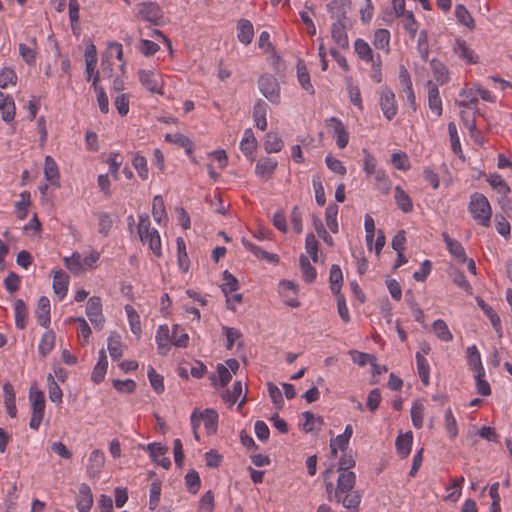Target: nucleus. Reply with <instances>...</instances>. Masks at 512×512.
<instances>
[{"label": "nucleus", "mask_w": 512, "mask_h": 512, "mask_svg": "<svg viewBox=\"0 0 512 512\" xmlns=\"http://www.w3.org/2000/svg\"><path fill=\"white\" fill-rule=\"evenodd\" d=\"M355 483L356 475L354 472H339L336 488L333 489L332 483L326 485L329 499L341 503L350 512H358L362 495L359 491L354 490Z\"/></svg>", "instance_id": "obj_1"}, {"label": "nucleus", "mask_w": 512, "mask_h": 512, "mask_svg": "<svg viewBox=\"0 0 512 512\" xmlns=\"http://www.w3.org/2000/svg\"><path fill=\"white\" fill-rule=\"evenodd\" d=\"M480 98V88L465 87L458 95L456 100L460 108V116L464 126L470 131L475 139L478 135L477 118L479 116L478 102Z\"/></svg>", "instance_id": "obj_2"}, {"label": "nucleus", "mask_w": 512, "mask_h": 512, "mask_svg": "<svg viewBox=\"0 0 512 512\" xmlns=\"http://www.w3.org/2000/svg\"><path fill=\"white\" fill-rule=\"evenodd\" d=\"M137 233L143 245H148L155 257L163 256L161 237L156 228L151 227L148 214L138 215Z\"/></svg>", "instance_id": "obj_3"}, {"label": "nucleus", "mask_w": 512, "mask_h": 512, "mask_svg": "<svg viewBox=\"0 0 512 512\" xmlns=\"http://www.w3.org/2000/svg\"><path fill=\"white\" fill-rule=\"evenodd\" d=\"M354 51L362 61L371 65L369 76L372 81L375 83H381L383 80L381 56L379 54H375L369 43L361 38L355 40Z\"/></svg>", "instance_id": "obj_4"}, {"label": "nucleus", "mask_w": 512, "mask_h": 512, "mask_svg": "<svg viewBox=\"0 0 512 512\" xmlns=\"http://www.w3.org/2000/svg\"><path fill=\"white\" fill-rule=\"evenodd\" d=\"M28 399L31 408L29 427L32 430L37 431L45 414V396L36 385H32L29 389Z\"/></svg>", "instance_id": "obj_5"}, {"label": "nucleus", "mask_w": 512, "mask_h": 512, "mask_svg": "<svg viewBox=\"0 0 512 512\" xmlns=\"http://www.w3.org/2000/svg\"><path fill=\"white\" fill-rule=\"evenodd\" d=\"M138 79L143 87L149 92L164 95L163 74L155 69H139Z\"/></svg>", "instance_id": "obj_6"}, {"label": "nucleus", "mask_w": 512, "mask_h": 512, "mask_svg": "<svg viewBox=\"0 0 512 512\" xmlns=\"http://www.w3.org/2000/svg\"><path fill=\"white\" fill-rule=\"evenodd\" d=\"M137 18L160 25L163 22V12L158 4L154 2H143L136 5Z\"/></svg>", "instance_id": "obj_7"}, {"label": "nucleus", "mask_w": 512, "mask_h": 512, "mask_svg": "<svg viewBox=\"0 0 512 512\" xmlns=\"http://www.w3.org/2000/svg\"><path fill=\"white\" fill-rule=\"evenodd\" d=\"M379 105L387 120H392L396 116L398 112L397 101L394 92L390 88L383 87L379 91Z\"/></svg>", "instance_id": "obj_8"}, {"label": "nucleus", "mask_w": 512, "mask_h": 512, "mask_svg": "<svg viewBox=\"0 0 512 512\" xmlns=\"http://www.w3.org/2000/svg\"><path fill=\"white\" fill-rule=\"evenodd\" d=\"M86 315L95 329L101 330L105 323L102 301L98 296L90 297L86 305Z\"/></svg>", "instance_id": "obj_9"}, {"label": "nucleus", "mask_w": 512, "mask_h": 512, "mask_svg": "<svg viewBox=\"0 0 512 512\" xmlns=\"http://www.w3.org/2000/svg\"><path fill=\"white\" fill-rule=\"evenodd\" d=\"M260 92L272 103L280 102V87L275 77L263 75L258 81Z\"/></svg>", "instance_id": "obj_10"}, {"label": "nucleus", "mask_w": 512, "mask_h": 512, "mask_svg": "<svg viewBox=\"0 0 512 512\" xmlns=\"http://www.w3.org/2000/svg\"><path fill=\"white\" fill-rule=\"evenodd\" d=\"M278 292L284 303L290 307H298L300 305L297 300L298 285L290 280H282L278 284Z\"/></svg>", "instance_id": "obj_11"}, {"label": "nucleus", "mask_w": 512, "mask_h": 512, "mask_svg": "<svg viewBox=\"0 0 512 512\" xmlns=\"http://www.w3.org/2000/svg\"><path fill=\"white\" fill-rule=\"evenodd\" d=\"M155 342L160 355L166 356L170 352L173 346V340L171 338V331L167 324L160 325L157 328Z\"/></svg>", "instance_id": "obj_12"}, {"label": "nucleus", "mask_w": 512, "mask_h": 512, "mask_svg": "<svg viewBox=\"0 0 512 512\" xmlns=\"http://www.w3.org/2000/svg\"><path fill=\"white\" fill-rule=\"evenodd\" d=\"M105 454L100 449H94L88 458L87 474L91 478H98L105 465Z\"/></svg>", "instance_id": "obj_13"}, {"label": "nucleus", "mask_w": 512, "mask_h": 512, "mask_svg": "<svg viewBox=\"0 0 512 512\" xmlns=\"http://www.w3.org/2000/svg\"><path fill=\"white\" fill-rule=\"evenodd\" d=\"M93 502V495L89 485L86 483L80 484L76 495L77 510L79 512H90Z\"/></svg>", "instance_id": "obj_14"}, {"label": "nucleus", "mask_w": 512, "mask_h": 512, "mask_svg": "<svg viewBox=\"0 0 512 512\" xmlns=\"http://www.w3.org/2000/svg\"><path fill=\"white\" fill-rule=\"evenodd\" d=\"M70 283L69 275L63 270H54L53 271V291L57 295L58 299L61 301L65 298L68 292V286Z\"/></svg>", "instance_id": "obj_15"}, {"label": "nucleus", "mask_w": 512, "mask_h": 512, "mask_svg": "<svg viewBox=\"0 0 512 512\" xmlns=\"http://www.w3.org/2000/svg\"><path fill=\"white\" fill-rule=\"evenodd\" d=\"M257 146L258 142L252 129H245L240 142V150L249 161H254Z\"/></svg>", "instance_id": "obj_16"}, {"label": "nucleus", "mask_w": 512, "mask_h": 512, "mask_svg": "<svg viewBox=\"0 0 512 512\" xmlns=\"http://www.w3.org/2000/svg\"><path fill=\"white\" fill-rule=\"evenodd\" d=\"M278 162L270 157L260 158L255 166V174L262 180H269L277 168Z\"/></svg>", "instance_id": "obj_17"}, {"label": "nucleus", "mask_w": 512, "mask_h": 512, "mask_svg": "<svg viewBox=\"0 0 512 512\" xmlns=\"http://www.w3.org/2000/svg\"><path fill=\"white\" fill-rule=\"evenodd\" d=\"M328 122L329 125L333 128V135L336 138V144L338 148L344 149L349 142V133L345 125L340 119L336 117H331Z\"/></svg>", "instance_id": "obj_18"}, {"label": "nucleus", "mask_w": 512, "mask_h": 512, "mask_svg": "<svg viewBox=\"0 0 512 512\" xmlns=\"http://www.w3.org/2000/svg\"><path fill=\"white\" fill-rule=\"evenodd\" d=\"M454 53L467 64L478 62L477 53L464 41L457 39L453 46Z\"/></svg>", "instance_id": "obj_19"}, {"label": "nucleus", "mask_w": 512, "mask_h": 512, "mask_svg": "<svg viewBox=\"0 0 512 512\" xmlns=\"http://www.w3.org/2000/svg\"><path fill=\"white\" fill-rule=\"evenodd\" d=\"M44 176L45 179L55 187L60 186V173L59 167L56 161L50 156L47 155L44 160Z\"/></svg>", "instance_id": "obj_20"}, {"label": "nucleus", "mask_w": 512, "mask_h": 512, "mask_svg": "<svg viewBox=\"0 0 512 512\" xmlns=\"http://www.w3.org/2000/svg\"><path fill=\"white\" fill-rule=\"evenodd\" d=\"M428 85V106L435 116L440 117L442 115V100L440 97L439 89L437 85H434L431 81Z\"/></svg>", "instance_id": "obj_21"}, {"label": "nucleus", "mask_w": 512, "mask_h": 512, "mask_svg": "<svg viewBox=\"0 0 512 512\" xmlns=\"http://www.w3.org/2000/svg\"><path fill=\"white\" fill-rule=\"evenodd\" d=\"M430 67L433 77L436 81L435 85H444L450 80V73L447 66L438 59H432L430 61Z\"/></svg>", "instance_id": "obj_22"}, {"label": "nucleus", "mask_w": 512, "mask_h": 512, "mask_svg": "<svg viewBox=\"0 0 512 512\" xmlns=\"http://www.w3.org/2000/svg\"><path fill=\"white\" fill-rule=\"evenodd\" d=\"M107 368H108V359H107L106 351L104 349H101L99 351L98 361L95 364L93 371L91 373L92 381L96 384L101 383L105 378V375L107 373Z\"/></svg>", "instance_id": "obj_23"}, {"label": "nucleus", "mask_w": 512, "mask_h": 512, "mask_svg": "<svg viewBox=\"0 0 512 512\" xmlns=\"http://www.w3.org/2000/svg\"><path fill=\"white\" fill-rule=\"evenodd\" d=\"M390 41H391V34L389 30L384 28H379L375 30L372 44L377 50L383 51L385 54L390 53Z\"/></svg>", "instance_id": "obj_24"}, {"label": "nucleus", "mask_w": 512, "mask_h": 512, "mask_svg": "<svg viewBox=\"0 0 512 512\" xmlns=\"http://www.w3.org/2000/svg\"><path fill=\"white\" fill-rule=\"evenodd\" d=\"M442 238L451 256L460 262H465L467 260L465 250L460 242L450 238L447 232L442 233Z\"/></svg>", "instance_id": "obj_25"}, {"label": "nucleus", "mask_w": 512, "mask_h": 512, "mask_svg": "<svg viewBox=\"0 0 512 512\" xmlns=\"http://www.w3.org/2000/svg\"><path fill=\"white\" fill-rule=\"evenodd\" d=\"M254 37V27L251 21L240 19L237 23V38L244 44L249 45Z\"/></svg>", "instance_id": "obj_26"}, {"label": "nucleus", "mask_w": 512, "mask_h": 512, "mask_svg": "<svg viewBox=\"0 0 512 512\" xmlns=\"http://www.w3.org/2000/svg\"><path fill=\"white\" fill-rule=\"evenodd\" d=\"M413 434L411 431L398 435L395 441L396 451L400 458H406L412 448Z\"/></svg>", "instance_id": "obj_27"}, {"label": "nucleus", "mask_w": 512, "mask_h": 512, "mask_svg": "<svg viewBox=\"0 0 512 512\" xmlns=\"http://www.w3.org/2000/svg\"><path fill=\"white\" fill-rule=\"evenodd\" d=\"M36 318L39 325L48 327L50 324V300L42 296L39 298L36 309Z\"/></svg>", "instance_id": "obj_28"}, {"label": "nucleus", "mask_w": 512, "mask_h": 512, "mask_svg": "<svg viewBox=\"0 0 512 512\" xmlns=\"http://www.w3.org/2000/svg\"><path fill=\"white\" fill-rule=\"evenodd\" d=\"M0 110L2 111V119L9 123L15 117V103L11 96L0 91Z\"/></svg>", "instance_id": "obj_29"}, {"label": "nucleus", "mask_w": 512, "mask_h": 512, "mask_svg": "<svg viewBox=\"0 0 512 512\" xmlns=\"http://www.w3.org/2000/svg\"><path fill=\"white\" fill-rule=\"evenodd\" d=\"M331 35L334 42L340 48H347L349 45L348 35L346 32L345 25L340 21H336L331 26Z\"/></svg>", "instance_id": "obj_30"}, {"label": "nucleus", "mask_w": 512, "mask_h": 512, "mask_svg": "<svg viewBox=\"0 0 512 512\" xmlns=\"http://www.w3.org/2000/svg\"><path fill=\"white\" fill-rule=\"evenodd\" d=\"M297 78L302 89L308 94L314 95L315 89L311 83L309 72L305 63L301 60L297 63Z\"/></svg>", "instance_id": "obj_31"}, {"label": "nucleus", "mask_w": 512, "mask_h": 512, "mask_svg": "<svg viewBox=\"0 0 512 512\" xmlns=\"http://www.w3.org/2000/svg\"><path fill=\"white\" fill-rule=\"evenodd\" d=\"M107 349L114 361H118L123 356L124 345L121 342V337L118 334L112 333L109 335L107 339Z\"/></svg>", "instance_id": "obj_32"}, {"label": "nucleus", "mask_w": 512, "mask_h": 512, "mask_svg": "<svg viewBox=\"0 0 512 512\" xmlns=\"http://www.w3.org/2000/svg\"><path fill=\"white\" fill-rule=\"evenodd\" d=\"M99 79L100 76L98 73H96L92 85L96 93L97 103L100 111L104 114H107L109 112V99L104 88L98 85Z\"/></svg>", "instance_id": "obj_33"}, {"label": "nucleus", "mask_w": 512, "mask_h": 512, "mask_svg": "<svg viewBox=\"0 0 512 512\" xmlns=\"http://www.w3.org/2000/svg\"><path fill=\"white\" fill-rule=\"evenodd\" d=\"M152 215L154 220L159 224H166L167 222V213L165 209V204L162 196L157 195L153 198L152 203Z\"/></svg>", "instance_id": "obj_34"}, {"label": "nucleus", "mask_w": 512, "mask_h": 512, "mask_svg": "<svg viewBox=\"0 0 512 512\" xmlns=\"http://www.w3.org/2000/svg\"><path fill=\"white\" fill-rule=\"evenodd\" d=\"M425 405L423 400H415L411 406V420L412 424L416 429H421L423 427L424 415H425Z\"/></svg>", "instance_id": "obj_35"}, {"label": "nucleus", "mask_w": 512, "mask_h": 512, "mask_svg": "<svg viewBox=\"0 0 512 512\" xmlns=\"http://www.w3.org/2000/svg\"><path fill=\"white\" fill-rule=\"evenodd\" d=\"M394 199L397 206L404 213H409L413 210V202L411 197L400 186H396L394 189Z\"/></svg>", "instance_id": "obj_36"}, {"label": "nucleus", "mask_w": 512, "mask_h": 512, "mask_svg": "<svg viewBox=\"0 0 512 512\" xmlns=\"http://www.w3.org/2000/svg\"><path fill=\"white\" fill-rule=\"evenodd\" d=\"M15 324L16 327L23 330L26 328L28 319V310L22 299H17L14 303Z\"/></svg>", "instance_id": "obj_37"}, {"label": "nucleus", "mask_w": 512, "mask_h": 512, "mask_svg": "<svg viewBox=\"0 0 512 512\" xmlns=\"http://www.w3.org/2000/svg\"><path fill=\"white\" fill-rule=\"evenodd\" d=\"M63 262L65 267L74 275H79L85 270L82 256L79 252H74L71 256L64 257Z\"/></svg>", "instance_id": "obj_38"}, {"label": "nucleus", "mask_w": 512, "mask_h": 512, "mask_svg": "<svg viewBox=\"0 0 512 512\" xmlns=\"http://www.w3.org/2000/svg\"><path fill=\"white\" fill-rule=\"evenodd\" d=\"M54 346L55 333L52 330L45 331L38 344L39 354L45 358L54 349Z\"/></svg>", "instance_id": "obj_39"}, {"label": "nucleus", "mask_w": 512, "mask_h": 512, "mask_svg": "<svg viewBox=\"0 0 512 512\" xmlns=\"http://www.w3.org/2000/svg\"><path fill=\"white\" fill-rule=\"evenodd\" d=\"M242 244L245 247V249L253 253L259 259L266 260L268 262L278 261V256L276 254H271L268 253L267 251H264L263 249H261L260 247L253 244L252 242L245 238L242 239Z\"/></svg>", "instance_id": "obj_40"}, {"label": "nucleus", "mask_w": 512, "mask_h": 512, "mask_svg": "<svg viewBox=\"0 0 512 512\" xmlns=\"http://www.w3.org/2000/svg\"><path fill=\"white\" fill-rule=\"evenodd\" d=\"M267 104L263 101H258L253 109V117L255 125L260 130L264 131L267 128Z\"/></svg>", "instance_id": "obj_41"}, {"label": "nucleus", "mask_w": 512, "mask_h": 512, "mask_svg": "<svg viewBox=\"0 0 512 512\" xmlns=\"http://www.w3.org/2000/svg\"><path fill=\"white\" fill-rule=\"evenodd\" d=\"M177 244V262L182 272H187L190 267V260L186 250V244L182 237H178Z\"/></svg>", "instance_id": "obj_42"}, {"label": "nucleus", "mask_w": 512, "mask_h": 512, "mask_svg": "<svg viewBox=\"0 0 512 512\" xmlns=\"http://www.w3.org/2000/svg\"><path fill=\"white\" fill-rule=\"evenodd\" d=\"M124 309L127 315L131 332L136 336H140L142 333V328L139 314L131 305H126Z\"/></svg>", "instance_id": "obj_43"}, {"label": "nucleus", "mask_w": 512, "mask_h": 512, "mask_svg": "<svg viewBox=\"0 0 512 512\" xmlns=\"http://www.w3.org/2000/svg\"><path fill=\"white\" fill-rule=\"evenodd\" d=\"M264 149L267 153H277L283 148V141L275 132H269L265 136Z\"/></svg>", "instance_id": "obj_44"}, {"label": "nucleus", "mask_w": 512, "mask_h": 512, "mask_svg": "<svg viewBox=\"0 0 512 512\" xmlns=\"http://www.w3.org/2000/svg\"><path fill=\"white\" fill-rule=\"evenodd\" d=\"M299 261L304 281L307 283H312L317 277L316 269L309 262V259L306 254H301Z\"/></svg>", "instance_id": "obj_45"}, {"label": "nucleus", "mask_w": 512, "mask_h": 512, "mask_svg": "<svg viewBox=\"0 0 512 512\" xmlns=\"http://www.w3.org/2000/svg\"><path fill=\"white\" fill-rule=\"evenodd\" d=\"M171 338L173 346L177 348H186L189 344V335L178 324L174 325L171 330Z\"/></svg>", "instance_id": "obj_46"}, {"label": "nucleus", "mask_w": 512, "mask_h": 512, "mask_svg": "<svg viewBox=\"0 0 512 512\" xmlns=\"http://www.w3.org/2000/svg\"><path fill=\"white\" fill-rule=\"evenodd\" d=\"M402 18V25L404 30L409 34L410 38L415 39L417 32L419 30V22L415 19L413 13L411 11L405 13L400 16Z\"/></svg>", "instance_id": "obj_47"}, {"label": "nucleus", "mask_w": 512, "mask_h": 512, "mask_svg": "<svg viewBox=\"0 0 512 512\" xmlns=\"http://www.w3.org/2000/svg\"><path fill=\"white\" fill-rule=\"evenodd\" d=\"M31 204V194L29 191L20 193V199L15 203V210L17 217L21 220L25 219L28 215V207Z\"/></svg>", "instance_id": "obj_48"}, {"label": "nucleus", "mask_w": 512, "mask_h": 512, "mask_svg": "<svg viewBox=\"0 0 512 512\" xmlns=\"http://www.w3.org/2000/svg\"><path fill=\"white\" fill-rule=\"evenodd\" d=\"M202 422L208 434L215 433L217 430L218 414L215 410L206 409L201 413Z\"/></svg>", "instance_id": "obj_49"}, {"label": "nucleus", "mask_w": 512, "mask_h": 512, "mask_svg": "<svg viewBox=\"0 0 512 512\" xmlns=\"http://www.w3.org/2000/svg\"><path fill=\"white\" fill-rule=\"evenodd\" d=\"M416 364L420 379L425 385L429 384L430 366L426 357L420 352L416 353Z\"/></svg>", "instance_id": "obj_50"}, {"label": "nucleus", "mask_w": 512, "mask_h": 512, "mask_svg": "<svg viewBox=\"0 0 512 512\" xmlns=\"http://www.w3.org/2000/svg\"><path fill=\"white\" fill-rule=\"evenodd\" d=\"M106 162L109 164V174L114 180H118L119 169L123 164V156L119 152H110Z\"/></svg>", "instance_id": "obj_51"}, {"label": "nucleus", "mask_w": 512, "mask_h": 512, "mask_svg": "<svg viewBox=\"0 0 512 512\" xmlns=\"http://www.w3.org/2000/svg\"><path fill=\"white\" fill-rule=\"evenodd\" d=\"M455 17L457 21L467 28H474L475 22L470 14V12L466 9V7L462 4H458L455 7Z\"/></svg>", "instance_id": "obj_52"}, {"label": "nucleus", "mask_w": 512, "mask_h": 512, "mask_svg": "<svg viewBox=\"0 0 512 512\" xmlns=\"http://www.w3.org/2000/svg\"><path fill=\"white\" fill-rule=\"evenodd\" d=\"M435 335L442 341H452L453 335L450 332L446 322L442 319H437L432 324Z\"/></svg>", "instance_id": "obj_53"}, {"label": "nucleus", "mask_w": 512, "mask_h": 512, "mask_svg": "<svg viewBox=\"0 0 512 512\" xmlns=\"http://www.w3.org/2000/svg\"><path fill=\"white\" fill-rule=\"evenodd\" d=\"M339 208L336 204H330L326 208L325 211V220L327 227L332 233L338 232V222H337V215H338Z\"/></svg>", "instance_id": "obj_54"}, {"label": "nucleus", "mask_w": 512, "mask_h": 512, "mask_svg": "<svg viewBox=\"0 0 512 512\" xmlns=\"http://www.w3.org/2000/svg\"><path fill=\"white\" fill-rule=\"evenodd\" d=\"M330 288L331 291L338 295L340 294V289L343 281V274L338 265H332L330 269Z\"/></svg>", "instance_id": "obj_55"}, {"label": "nucleus", "mask_w": 512, "mask_h": 512, "mask_svg": "<svg viewBox=\"0 0 512 512\" xmlns=\"http://www.w3.org/2000/svg\"><path fill=\"white\" fill-rule=\"evenodd\" d=\"M444 426L450 439H455L458 436L457 421L451 408L444 413Z\"/></svg>", "instance_id": "obj_56"}, {"label": "nucleus", "mask_w": 512, "mask_h": 512, "mask_svg": "<svg viewBox=\"0 0 512 512\" xmlns=\"http://www.w3.org/2000/svg\"><path fill=\"white\" fill-rule=\"evenodd\" d=\"M448 133L451 142V148L454 154H456L459 158L463 157V152L461 149L460 139L457 131L456 124L454 122H450L448 124Z\"/></svg>", "instance_id": "obj_57"}, {"label": "nucleus", "mask_w": 512, "mask_h": 512, "mask_svg": "<svg viewBox=\"0 0 512 512\" xmlns=\"http://www.w3.org/2000/svg\"><path fill=\"white\" fill-rule=\"evenodd\" d=\"M482 311L485 313V315L489 318L491 325L493 326L494 330L498 334L499 337L502 336V325L499 315L494 311V309L491 306H488L484 303L482 300Z\"/></svg>", "instance_id": "obj_58"}, {"label": "nucleus", "mask_w": 512, "mask_h": 512, "mask_svg": "<svg viewBox=\"0 0 512 512\" xmlns=\"http://www.w3.org/2000/svg\"><path fill=\"white\" fill-rule=\"evenodd\" d=\"M494 226L496 231L506 240L510 238L511 226L506 217L502 214H496L494 217Z\"/></svg>", "instance_id": "obj_59"}, {"label": "nucleus", "mask_w": 512, "mask_h": 512, "mask_svg": "<svg viewBox=\"0 0 512 512\" xmlns=\"http://www.w3.org/2000/svg\"><path fill=\"white\" fill-rule=\"evenodd\" d=\"M132 165L142 180L148 179L149 172H148L147 160L144 156L136 153L134 155V157L132 158Z\"/></svg>", "instance_id": "obj_60"}, {"label": "nucleus", "mask_w": 512, "mask_h": 512, "mask_svg": "<svg viewBox=\"0 0 512 512\" xmlns=\"http://www.w3.org/2000/svg\"><path fill=\"white\" fill-rule=\"evenodd\" d=\"M347 1L348 0H333L330 4H328V10L332 14L333 17L340 20L342 17H345L347 13Z\"/></svg>", "instance_id": "obj_61"}, {"label": "nucleus", "mask_w": 512, "mask_h": 512, "mask_svg": "<svg viewBox=\"0 0 512 512\" xmlns=\"http://www.w3.org/2000/svg\"><path fill=\"white\" fill-rule=\"evenodd\" d=\"M347 93L350 102L357 107L360 111H363V101L361 97L360 89L357 85H354L353 83L349 82L347 84Z\"/></svg>", "instance_id": "obj_62"}, {"label": "nucleus", "mask_w": 512, "mask_h": 512, "mask_svg": "<svg viewBox=\"0 0 512 512\" xmlns=\"http://www.w3.org/2000/svg\"><path fill=\"white\" fill-rule=\"evenodd\" d=\"M48 395L49 399L56 404L62 403L63 393L52 375L48 376Z\"/></svg>", "instance_id": "obj_63"}, {"label": "nucleus", "mask_w": 512, "mask_h": 512, "mask_svg": "<svg viewBox=\"0 0 512 512\" xmlns=\"http://www.w3.org/2000/svg\"><path fill=\"white\" fill-rule=\"evenodd\" d=\"M17 75L11 68L5 67L0 72V87L5 89L16 85Z\"/></svg>", "instance_id": "obj_64"}]
</instances>
